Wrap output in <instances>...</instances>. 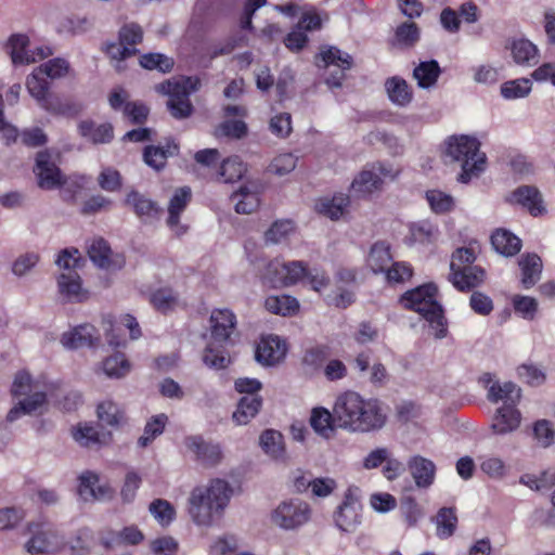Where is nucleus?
Segmentation results:
<instances>
[{"label":"nucleus","instance_id":"obj_33","mask_svg":"<svg viewBox=\"0 0 555 555\" xmlns=\"http://www.w3.org/2000/svg\"><path fill=\"white\" fill-rule=\"evenodd\" d=\"M433 521L436 525V535L441 540L449 539L455 533L459 524L455 507H441Z\"/></svg>","mask_w":555,"mask_h":555},{"label":"nucleus","instance_id":"obj_15","mask_svg":"<svg viewBox=\"0 0 555 555\" xmlns=\"http://www.w3.org/2000/svg\"><path fill=\"white\" fill-rule=\"evenodd\" d=\"M315 62L319 66L328 67L334 65L340 68L339 75H331L326 79L327 85L332 87H340L345 78L344 72L350 69L353 65L352 56L336 47H326L321 50L315 57Z\"/></svg>","mask_w":555,"mask_h":555},{"label":"nucleus","instance_id":"obj_30","mask_svg":"<svg viewBox=\"0 0 555 555\" xmlns=\"http://www.w3.org/2000/svg\"><path fill=\"white\" fill-rule=\"evenodd\" d=\"M491 244L499 254L506 257L517 255L522 246L521 240L505 229H498L492 233Z\"/></svg>","mask_w":555,"mask_h":555},{"label":"nucleus","instance_id":"obj_49","mask_svg":"<svg viewBox=\"0 0 555 555\" xmlns=\"http://www.w3.org/2000/svg\"><path fill=\"white\" fill-rule=\"evenodd\" d=\"M425 198L436 215L448 214L454 208V199L450 194H447L440 190H428L425 193Z\"/></svg>","mask_w":555,"mask_h":555},{"label":"nucleus","instance_id":"obj_4","mask_svg":"<svg viewBox=\"0 0 555 555\" xmlns=\"http://www.w3.org/2000/svg\"><path fill=\"white\" fill-rule=\"evenodd\" d=\"M209 322L211 340L204 350L203 361L208 367L224 369L230 362L225 347L236 330V317L230 309H215Z\"/></svg>","mask_w":555,"mask_h":555},{"label":"nucleus","instance_id":"obj_13","mask_svg":"<svg viewBox=\"0 0 555 555\" xmlns=\"http://www.w3.org/2000/svg\"><path fill=\"white\" fill-rule=\"evenodd\" d=\"M34 172L42 190H54L65 184V177L48 150L38 152Z\"/></svg>","mask_w":555,"mask_h":555},{"label":"nucleus","instance_id":"obj_32","mask_svg":"<svg viewBox=\"0 0 555 555\" xmlns=\"http://www.w3.org/2000/svg\"><path fill=\"white\" fill-rule=\"evenodd\" d=\"M59 546L57 537L50 530H39L34 532L26 542L25 548L31 555L47 554L54 552Z\"/></svg>","mask_w":555,"mask_h":555},{"label":"nucleus","instance_id":"obj_26","mask_svg":"<svg viewBox=\"0 0 555 555\" xmlns=\"http://www.w3.org/2000/svg\"><path fill=\"white\" fill-rule=\"evenodd\" d=\"M38 105L52 115L64 117H75L82 109L80 104L52 93H49Z\"/></svg>","mask_w":555,"mask_h":555},{"label":"nucleus","instance_id":"obj_38","mask_svg":"<svg viewBox=\"0 0 555 555\" xmlns=\"http://www.w3.org/2000/svg\"><path fill=\"white\" fill-rule=\"evenodd\" d=\"M385 88L390 101L395 104L404 106L412 101L413 93L410 86L399 76L388 78Z\"/></svg>","mask_w":555,"mask_h":555},{"label":"nucleus","instance_id":"obj_14","mask_svg":"<svg viewBox=\"0 0 555 555\" xmlns=\"http://www.w3.org/2000/svg\"><path fill=\"white\" fill-rule=\"evenodd\" d=\"M29 39L25 35L15 34L8 40V51L13 64L23 65L41 61L53 54L49 47H39L36 50L28 51Z\"/></svg>","mask_w":555,"mask_h":555},{"label":"nucleus","instance_id":"obj_19","mask_svg":"<svg viewBox=\"0 0 555 555\" xmlns=\"http://www.w3.org/2000/svg\"><path fill=\"white\" fill-rule=\"evenodd\" d=\"M78 493L83 501H102L113 498V488L105 483L99 485V476L92 472H86L79 477Z\"/></svg>","mask_w":555,"mask_h":555},{"label":"nucleus","instance_id":"obj_54","mask_svg":"<svg viewBox=\"0 0 555 555\" xmlns=\"http://www.w3.org/2000/svg\"><path fill=\"white\" fill-rule=\"evenodd\" d=\"M96 413L99 420L108 426H118L125 416L124 411L111 400L99 403Z\"/></svg>","mask_w":555,"mask_h":555},{"label":"nucleus","instance_id":"obj_10","mask_svg":"<svg viewBox=\"0 0 555 555\" xmlns=\"http://www.w3.org/2000/svg\"><path fill=\"white\" fill-rule=\"evenodd\" d=\"M184 446L194 455V460L205 468L216 467L223 460L221 444L206 440L202 435L185 437Z\"/></svg>","mask_w":555,"mask_h":555},{"label":"nucleus","instance_id":"obj_53","mask_svg":"<svg viewBox=\"0 0 555 555\" xmlns=\"http://www.w3.org/2000/svg\"><path fill=\"white\" fill-rule=\"evenodd\" d=\"M532 89V83L527 78L508 80L501 86V95L506 100H515L527 96Z\"/></svg>","mask_w":555,"mask_h":555},{"label":"nucleus","instance_id":"obj_21","mask_svg":"<svg viewBox=\"0 0 555 555\" xmlns=\"http://www.w3.org/2000/svg\"><path fill=\"white\" fill-rule=\"evenodd\" d=\"M100 341L98 330L91 324H81L72 331L63 333L61 343L65 348L78 349L93 347Z\"/></svg>","mask_w":555,"mask_h":555},{"label":"nucleus","instance_id":"obj_34","mask_svg":"<svg viewBox=\"0 0 555 555\" xmlns=\"http://www.w3.org/2000/svg\"><path fill=\"white\" fill-rule=\"evenodd\" d=\"M349 196L336 194L332 198H322L315 204L319 214L328 217L332 220H338L346 211L349 205Z\"/></svg>","mask_w":555,"mask_h":555},{"label":"nucleus","instance_id":"obj_63","mask_svg":"<svg viewBox=\"0 0 555 555\" xmlns=\"http://www.w3.org/2000/svg\"><path fill=\"white\" fill-rule=\"evenodd\" d=\"M294 231V223L291 220L275 221L264 233L266 242L280 243Z\"/></svg>","mask_w":555,"mask_h":555},{"label":"nucleus","instance_id":"obj_27","mask_svg":"<svg viewBox=\"0 0 555 555\" xmlns=\"http://www.w3.org/2000/svg\"><path fill=\"white\" fill-rule=\"evenodd\" d=\"M74 439L82 447H100L112 440V433L102 431L98 426L91 424H80L73 431Z\"/></svg>","mask_w":555,"mask_h":555},{"label":"nucleus","instance_id":"obj_61","mask_svg":"<svg viewBox=\"0 0 555 555\" xmlns=\"http://www.w3.org/2000/svg\"><path fill=\"white\" fill-rule=\"evenodd\" d=\"M297 165V157L292 153H284L275 156L270 163L268 170L276 176H284L292 172Z\"/></svg>","mask_w":555,"mask_h":555},{"label":"nucleus","instance_id":"obj_29","mask_svg":"<svg viewBox=\"0 0 555 555\" xmlns=\"http://www.w3.org/2000/svg\"><path fill=\"white\" fill-rule=\"evenodd\" d=\"M79 134L94 144L109 143L114 139V128L111 122L99 126L92 120H82L78 125Z\"/></svg>","mask_w":555,"mask_h":555},{"label":"nucleus","instance_id":"obj_44","mask_svg":"<svg viewBox=\"0 0 555 555\" xmlns=\"http://www.w3.org/2000/svg\"><path fill=\"white\" fill-rule=\"evenodd\" d=\"M264 307L274 314L293 315L299 310V302L289 295L269 296L264 301Z\"/></svg>","mask_w":555,"mask_h":555},{"label":"nucleus","instance_id":"obj_17","mask_svg":"<svg viewBox=\"0 0 555 555\" xmlns=\"http://www.w3.org/2000/svg\"><path fill=\"white\" fill-rule=\"evenodd\" d=\"M308 268L302 261H289L279 263L278 261H271L268 266V273L274 274L270 278L274 284L283 286L294 285L301 279L306 278Z\"/></svg>","mask_w":555,"mask_h":555},{"label":"nucleus","instance_id":"obj_58","mask_svg":"<svg viewBox=\"0 0 555 555\" xmlns=\"http://www.w3.org/2000/svg\"><path fill=\"white\" fill-rule=\"evenodd\" d=\"M140 65L146 69H158L166 74L171 72L175 62L171 57L162 53H146L140 57Z\"/></svg>","mask_w":555,"mask_h":555},{"label":"nucleus","instance_id":"obj_39","mask_svg":"<svg viewBox=\"0 0 555 555\" xmlns=\"http://www.w3.org/2000/svg\"><path fill=\"white\" fill-rule=\"evenodd\" d=\"M440 74V66L435 60L421 62L413 70V77L416 79L418 87L423 89L436 85Z\"/></svg>","mask_w":555,"mask_h":555},{"label":"nucleus","instance_id":"obj_46","mask_svg":"<svg viewBox=\"0 0 555 555\" xmlns=\"http://www.w3.org/2000/svg\"><path fill=\"white\" fill-rule=\"evenodd\" d=\"M334 416L327 409L323 406L313 408L310 415V425L315 433L323 437H328L334 430Z\"/></svg>","mask_w":555,"mask_h":555},{"label":"nucleus","instance_id":"obj_6","mask_svg":"<svg viewBox=\"0 0 555 555\" xmlns=\"http://www.w3.org/2000/svg\"><path fill=\"white\" fill-rule=\"evenodd\" d=\"M446 154L461 165L457 180L468 183L486 169L487 157L480 151V142L470 135H451L446 141Z\"/></svg>","mask_w":555,"mask_h":555},{"label":"nucleus","instance_id":"obj_41","mask_svg":"<svg viewBox=\"0 0 555 555\" xmlns=\"http://www.w3.org/2000/svg\"><path fill=\"white\" fill-rule=\"evenodd\" d=\"M246 172V166L238 156L228 157L222 160L217 180L223 183H233L242 179Z\"/></svg>","mask_w":555,"mask_h":555},{"label":"nucleus","instance_id":"obj_12","mask_svg":"<svg viewBox=\"0 0 555 555\" xmlns=\"http://www.w3.org/2000/svg\"><path fill=\"white\" fill-rule=\"evenodd\" d=\"M357 488L349 487L341 504L334 514V520L337 528L344 532H354L361 524L362 505L357 495Z\"/></svg>","mask_w":555,"mask_h":555},{"label":"nucleus","instance_id":"obj_56","mask_svg":"<svg viewBox=\"0 0 555 555\" xmlns=\"http://www.w3.org/2000/svg\"><path fill=\"white\" fill-rule=\"evenodd\" d=\"M386 281L390 285L402 284L411 280L413 268L404 261L391 262L385 271Z\"/></svg>","mask_w":555,"mask_h":555},{"label":"nucleus","instance_id":"obj_59","mask_svg":"<svg viewBox=\"0 0 555 555\" xmlns=\"http://www.w3.org/2000/svg\"><path fill=\"white\" fill-rule=\"evenodd\" d=\"M150 513L162 525L168 526L176 517L175 507L166 500L156 499L150 504Z\"/></svg>","mask_w":555,"mask_h":555},{"label":"nucleus","instance_id":"obj_24","mask_svg":"<svg viewBox=\"0 0 555 555\" xmlns=\"http://www.w3.org/2000/svg\"><path fill=\"white\" fill-rule=\"evenodd\" d=\"M512 196L515 203L527 209L533 217L541 216L546 211L542 195L535 186L521 185L513 192Z\"/></svg>","mask_w":555,"mask_h":555},{"label":"nucleus","instance_id":"obj_8","mask_svg":"<svg viewBox=\"0 0 555 555\" xmlns=\"http://www.w3.org/2000/svg\"><path fill=\"white\" fill-rule=\"evenodd\" d=\"M311 509L308 503L300 500L284 501L272 512V522L285 530H294L310 519Z\"/></svg>","mask_w":555,"mask_h":555},{"label":"nucleus","instance_id":"obj_64","mask_svg":"<svg viewBox=\"0 0 555 555\" xmlns=\"http://www.w3.org/2000/svg\"><path fill=\"white\" fill-rule=\"evenodd\" d=\"M169 150H165L160 146L150 145L144 149L143 159L150 167L160 170L167 163Z\"/></svg>","mask_w":555,"mask_h":555},{"label":"nucleus","instance_id":"obj_9","mask_svg":"<svg viewBox=\"0 0 555 555\" xmlns=\"http://www.w3.org/2000/svg\"><path fill=\"white\" fill-rule=\"evenodd\" d=\"M437 286L433 283L423 284L404 292L400 298V305L410 311L417 312L423 318L440 304L437 300Z\"/></svg>","mask_w":555,"mask_h":555},{"label":"nucleus","instance_id":"obj_23","mask_svg":"<svg viewBox=\"0 0 555 555\" xmlns=\"http://www.w3.org/2000/svg\"><path fill=\"white\" fill-rule=\"evenodd\" d=\"M57 286L61 296L69 302H83L89 298V293L82 288L81 279L77 272L60 274Z\"/></svg>","mask_w":555,"mask_h":555},{"label":"nucleus","instance_id":"obj_55","mask_svg":"<svg viewBox=\"0 0 555 555\" xmlns=\"http://www.w3.org/2000/svg\"><path fill=\"white\" fill-rule=\"evenodd\" d=\"M232 197L235 201V211L237 214H251L260 204L258 194L250 192L246 186H242Z\"/></svg>","mask_w":555,"mask_h":555},{"label":"nucleus","instance_id":"obj_47","mask_svg":"<svg viewBox=\"0 0 555 555\" xmlns=\"http://www.w3.org/2000/svg\"><path fill=\"white\" fill-rule=\"evenodd\" d=\"M47 78L39 67L35 68L27 77V90L37 103H40L50 93V85Z\"/></svg>","mask_w":555,"mask_h":555},{"label":"nucleus","instance_id":"obj_35","mask_svg":"<svg viewBox=\"0 0 555 555\" xmlns=\"http://www.w3.org/2000/svg\"><path fill=\"white\" fill-rule=\"evenodd\" d=\"M262 405L260 396H244L240 399L237 408L233 413V421L237 425H246L254 418Z\"/></svg>","mask_w":555,"mask_h":555},{"label":"nucleus","instance_id":"obj_28","mask_svg":"<svg viewBox=\"0 0 555 555\" xmlns=\"http://www.w3.org/2000/svg\"><path fill=\"white\" fill-rule=\"evenodd\" d=\"M519 267L521 270V286L525 289H530L541 278L543 268L542 259L539 255L529 253L521 256Z\"/></svg>","mask_w":555,"mask_h":555},{"label":"nucleus","instance_id":"obj_20","mask_svg":"<svg viewBox=\"0 0 555 555\" xmlns=\"http://www.w3.org/2000/svg\"><path fill=\"white\" fill-rule=\"evenodd\" d=\"M486 276V271L480 266H468L450 272L449 280L459 292L466 293L479 287Z\"/></svg>","mask_w":555,"mask_h":555},{"label":"nucleus","instance_id":"obj_60","mask_svg":"<svg viewBox=\"0 0 555 555\" xmlns=\"http://www.w3.org/2000/svg\"><path fill=\"white\" fill-rule=\"evenodd\" d=\"M400 513L409 527L415 526L423 517V509L412 496H405L400 503Z\"/></svg>","mask_w":555,"mask_h":555},{"label":"nucleus","instance_id":"obj_22","mask_svg":"<svg viewBox=\"0 0 555 555\" xmlns=\"http://www.w3.org/2000/svg\"><path fill=\"white\" fill-rule=\"evenodd\" d=\"M125 204L131 206L134 214L143 222L157 220L163 212L162 208L155 201L146 197L135 190H132L127 194Z\"/></svg>","mask_w":555,"mask_h":555},{"label":"nucleus","instance_id":"obj_25","mask_svg":"<svg viewBox=\"0 0 555 555\" xmlns=\"http://www.w3.org/2000/svg\"><path fill=\"white\" fill-rule=\"evenodd\" d=\"M408 467L418 488H428L433 485L436 475V465L433 461L414 455L408 461Z\"/></svg>","mask_w":555,"mask_h":555},{"label":"nucleus","instance_id":"obj_18","mask_svg":"<svg viewBox=\"0 0 555 555\" xmlns=\"http://www.w3.org/2000/svg\"><path fill=\"white\" fill-rule=\"evenodd\" d=\"M286 354V344L279 336L261 337L257 345L255 357L263 365H274L282 361Z\"/></svg>","mask_w":555,"mask_h":555},{"label":"nucleus","instance_id":"obj_52","mask_svg":"<svg viewBox=\"0 0 555 555\" xmlns=\"http://www.w3.org/2000/svg\"><path fill=\"white\" fill-rule=\"evenodd\" d=\"M512 55L517 64H529L538 56L537 47L528 39H517L512 42Z\"/></svg>","mask_w":555,"mask_h":555},{"label":"nucleus","instance_id":"obj_45","mask_svg":"<svg viewBox=\"0 0 555 555\" xmlns=\"http://www.w3.org/2000/svg\"><path fill=\"white\" fill-rule=\"evenodd\" d=\"M421 30L414 22H403L395 29L393 44L400 48H412L420 40Z\"/></svg>","mask_w":555,"mask_h":555},{"label":"nucleus","instance_id":"obj_51","mask_svg":"<svg viewBox=\"0 0 555 555\" xmlns=\"http://www.w3.org/2000/svg\"><path fill=\"white\" fill-rule=\"evenodd\" d=\"M167 422L168 417L164 413L152 416L147 421L144 434L139 438L138 444L142 448L147 447L157 436L163 434Z\"/></svg>","mask_w":555,"mask_h":555},{"label":"nucleus","instance_id":"obj_31","mask_svg":"<svg viewBox=\"0 0 555 555\" xmlns=\"http://www.w3.org/2000/svg\"><path fill=\"white\" fill-rule=\"evenodd\" d=\"M391 246L385 241L375 242L366 259L367 266L374 273H382L392 262Z\"/></svg>","mask_w":555,"mask_h":555},{"label":"nucleus","instance_id":"obj_42","mask_svg":"<svg viewBox=\"0 0 555 555\" xmlns=\"http://www.w3.org/2000/svg\"><path fill=\"white\" fill-rule=\"evenodd\" d=\"M47 402V395L43 391H37L33 395L27 396L23 400L18 402L17 405L12 408L8 415L7 420L9 422L15 421L22 413L23 414H30L35 411H37L40 406L46 404Z\"/></svg>","mask_w":555,"mask_h":555},{"label":"nucleus","instance_id":"obj_1","mask_svg":"<svg viewBox=\"0 0 555 555\" xmlns=\"http://www.w3.org/2000/svg\"><path fill=\"white\" fill-rule=\"evenodd\" d=\"M334 415L340 427L360 433L382 428L387 418L379 400H365L354 391H346L337 398Z\"/></svg>","mask_w":555,"mask_h":555},{"label":"nucleus","instance_id":"obj_11","mask_svg":"<svg viewBox=\"0 0 555 555\" xmlns=\"http://www.w3.org/2000/svg\"><path fill=\"white\" fill-rule=\"evenodd\" d=\"M143 39L142 27L135 23L125 24L118 34L119 42H112L106 46V53L114 60L124 61L135 55L139 51L135 48Z\"/></svg>","mask_w":555,"mask_h":555},{"label":"nucleus","instance_id":"obj_5","mask_svg":"<svg viewBox=\"0 0 555 555\" xmlns=\"http://www.w3.org/2000/svg\"><path fill=\"white\" fill-rule=\"evenodd\" d=\"M232 489L222 479H212L209 487H196L191 492L189 513L197 525L211 522L214 513L222 511L229 503Z\"/></svg>","mask_w":555,"mask_h":555},{"label":"nucleus","instance_id":"obj_48","mask_svg":"<svg viewBox=\"0 0 555 555\" xmlns=\"http://www.w3.org/2000/svg\"><path fill=\"white\" fill-rule=\"evenodd\" d=\"M260 446L262 450L273 459H280L284 455L283 436L278 430H264L260 436Z\"/></svg>","mask_w":555,"mask_h":555},{"label":"nucleus","instance_id":"obj_43","mask_svg":"<svg viewBox=\"0 0 555 555\" xmlns=\"http://www.w3.org/2000/svg\"><path fill=\"white\" fill-rule=\"evenodd\" d=\"M88 256L99 268L109 269L113 264L111 246L103 237L92 241L88 247Z\"/></svg>","mask_w":555,"mask_h":555},{"label":"nucleus","instance_id":"obj_37","mask_svg":"<svg viewBox=\"0 0 555 555\" xmlns=\"http://www.w3.org/2000/svg\"><path fill=\"white\" fill-rule=\"evenodd\" d=\"M409 242L411 244H434L438 236V229L428 220L413 222L409 227Z\"/></svg>","mask_w":555,"mask_h":555},{"label":"nucleus","instance_id":"obj_40","mask_svg":"<svg viewBox=\"0 0 555 555\" xmlns=\"http://www.w3.org/2000/svg\"><path fill=\"white\" fill-rule=\"evenodd\" d=\"M150 302L155 310L167 314L178 306V294L171 287H160L150 295Z\"/></svg>","mask_w":555,"mask_h":555},{"label":"nucleus","instance_id":"obj_62","mask_svg":"<svg viewBox=\"0 0 555 555\" xmlns=\"http://www.w3.org/2000/svg\"><path fill=\"white\" fill-rule=\"evenodd\" d=\"M533 437L538 444L547 448L554 443L555 430L552 423L546 420H539L533 425Z\"/></svg>","mask_w":555,"mask_h":555},{"label":"nucleus","instance_id":"obj_3","mask_svg":"<svg viewBox=\"0 0 555 555\" xmlns=\"http://www.w3.org/2000/svg\"><path fill=\"white\" fill-rule=\"evenodd\" d=\"M479 382L488 389L487 398L492 403L503 401V405L495 412L492 429L495 434L505 435L516 430L521 422V414L517 409L520 401V388L512 382L501 384L494 380L491 373H483Z\"/></svg>","mask_w":555,"mask_h":555},{"label":"nucleus","instance_id":"obj_2","mask_svg":"<svg viewBox=\"0 0 555 555\" xmlns=\"http://www.w3.org/2000/svg\"><path fill=\"white\" fill-rule=\"evenodd\" d=\"M334 415L340 427L360 433L382 428L387 418L379 400H365L354 391H346L337 398Z\"/></svg>","mask_w":555,"mask_h":555},{"label":"nucleus","instance_id":"obj_36","mask_svg":"<svg viewBox=\"0 0 555 555\" xmlns=\"http://www.w3.org/2000/svg\"><path fill=\"white\" fill-rule=\"evenodd\" d=\"M382 178L371 168L362 170L352 181L351 190L354 194L366 196L380 189Z\"/></svg>","mask_w":555,"mask_h":555},{"label":"nucleus","instance_id":"obj_16","mask_svg":"<svg viewBox=\"0 0 555 555\" xmlns=\"http://www.w3.org/2000/svg\"><path fill=\"white\" fill-rule=\"evenodd\" d=\"M192 199L190 186H182L175 191L168 205V217L166 223L168 228L181 236L186 233L188 227L180 223L181 214L185 210Z\"/></svg>","mask_w":555,"mask_h":555},{"label":"nucleus","instance_id":"obj_7","mask_svg":"<svg viewBox=\"0 0 555 555\" xmlns=\"http://www.w3.org/2000/svg\"><path fill=\"white\" fill-rule=\"evenodd\" d=\"M201 80L198 77L183 76L178 80H166L155 87L158 93L168 95L167 107L171 116L183 119L191 116L193 105L190 101L192 92L198 90Z\"/></svg>","mask_w":555,"mask_h":555},{"label":"nucleus","instance_id":"obj_57","mask_svg":"<svg viewBox=\"0 0 555 555\" xmlns=\"http://www.w3.org/2000/svg\"><path fill=\"white\" fill-rule=\"evenodd\" d=\"M103 371L108 377H122L130 371V363L124 353L116 352L103 361Z\"/></svg>","mask_w":555,"mask_h":555},{"label":"nucleus","instance_id":"obj_50","mask_svg":"<svg viewBox=\"0 0 555 555\" xmlns=\"http://www.w3.org/2000/svg\"><path fill=\"white\" fill-rule=\"evenodd\" d=\"M514 312L524 320L532 321L539 310V304L535 298L516 294L512 297Z\"/></svg>","mask_w":555,"mask_h":555}]
</instances>
